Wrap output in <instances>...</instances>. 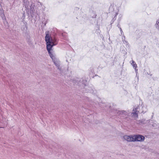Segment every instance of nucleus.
Returning a JSON list of instances; mask_svg holds the SVG:
<instances>
[{
  "mask_svg": "<svg viewBox=\"0 0 159 159\" xmlns=\"http://www.w3.org/2000/svg\"><path fill=\"white\" fill-rule=\"evenodd\" d=\"M57 68L60 71H61V67L60 66V63L59 64L57 65L56 66Z\"/></svg>",
  "mask_w": 159,
  "mask_h": 159,
  "instance_id": "nucleus-12",
  "label": "nucleus"
},
{
  "mask_svg": "<svg viewBox=\"0 0 159 159\" xmlns=\"http://www.w3.org/2000/svg\"><path fill=\"white\" fill-rule=\"evenodd\" d=\"M122 40L123 42V43L125 41H126V40H125V39H123V38H122Z\"/></svg>",
  "mask_w": 159,
  "mask_h": 159,
  "instance_id": "nucleus-16",
  "label": "nucleus"
},
{
  "mask_svg": "<svg viewBox=\"0 0 159 159\" xmlns=\"http://www.w3.org/2000/svg\"><path fill=\"white\" fill-rule=\"evenodd\" d=\"M0 14L3 20L5 21L6 20V19L5 16L4 11L1 10H0Z\"/></svg>",
  "mask_w": 159,
  "mask_h": 159,
  "instance_id": "nucleus-6",
  "label": "nucleus"
},
{
  "mask_svg": "<svg viewBox=\"0 0 159 159\" xmlns=\"http://www.w3.org/2000/svg\"><path fill=\"white\" fill-rule=\"evenodd\" d=\"M139 107H137L136 108H134L133 110V112L132 113H129V111H119L118 112V113L120 115H121L124 116H131L132 117L134 118H137L138 117V113L139 111H137Z\"/></svg>",
  "mask_w": 159,
  "mask_h": 159,
  "instance_id": "nucleus-2",
  "label": "nucleus"
},
{
  "mask_svg": "<svg viewBox=\"0 0 159 159\" xmlns=\"http://www.w3.org/2000/svg\"><path fill=\"white\" fill-rule=\"evenodd\" d=\"M45 41L47 43V48L49 55L51 58L52 61L57 58L55 57V54L51 52L52 48L57 44V39L54 37H52L50 36L48 32L46 34L45 36Z\"/></svg>",
  "mask_w": 159,
  "mask_h": 159,
  "instance_id": "nucleus-1",
  "label": "nucleus"
},
{
  "mask_svg": "<svg viewBox=\"0 0 159 159\" xmlns=\"http://www.w3.org/2000/svg\"><path fill=\"white\" fill-rule=\"evenodd\" d=\"M117 26L118 27H119V29H120V27L119 25V24H118V25H117Z\"/></svg>",
  "mask_w": 159,
  "mask_h": 159,
  "instance_id": "nucleus-18",
  "label": "nucleus"
},
{
  "mask_svg": "<svg viewBox=\"0 0 159 159\" xmlns=\"http://www.w3.org/2000/svg\"><path fill=\"white\" fill-rule=\"evenodd\" d=\"M120 31L121 35H123V34H124L123 32V31H122V30L121 29V28H120Z\"/></svg>",
  "mask_w": 159,
  "mask_h": 159,
  "instance_id": "nucleus-15",
  "label": "nucleus"
},
{
  "mask_svg": "<svg viewBox=\"0 0 159 159\" xmlns=\"http://www.w3.org/2000/svg\"><path fill=\"white\" fill-rule=\"evenodd\" d=\"M117 14H118V13H116V15Z\"/></svg>",
  "mask_w": 159,
  "mask_h": 159,
  "instance_id": "nucleus-19",
  "label": "nucleus"
},
{
  "mask_svg": "<svg viewBox=\"0 0 159 159\" xmlns=\"http://www.w3.org/2000/svg\"><path fill=\"white\" fill-rule=\"evenodd\" d=\"M124 140L129 142H134V135H125L123 136Z\"/></svg>",
  "mask_w": 159,
  "mask_h": 159,
  "instance_id": "nucleus-4",
  "label": "nucleus"
},
{
  "mask_svg": "<svg viewBox=\"0 0 159 159\" xmlns=\"http://www.w3.org/2000/svg\"><path fill=\"white\" fill-rule=\"evenodd\" d=\"M152 126L155 128H159V125L156 124V123H154L152 125Z\"/></svg>",
  "mask_w": 159,
  "mask_h": 159,
  "instance_id": "nucleus-10",
  "label": "nucleus"
},
{
  "mask_svg": "<svg viewBox=\"0 0 159 159\" xmlns=\"http://www.w3.org/2000/svg\"><path fill=\"white\" fill-rule=\"evenodd\" d=\"M147 109L146 107L145 106H143L141 107V113H144L147 111Z\"/></svg>",
  "mask_w": 159,
  "mask_h": 159,
  "instance_id": "nucleus-8",
  "label": "nucleus"
},
{
  "mask_svg": "<svg viewBox=\"0 0 159 159\" xmlns=\"http://www.w3.org/2000/svg\"><path fill=\"white\" fill-rule=\"evenodd\" d=\"M123 43L126 44L127 47H129V44L128 42L127 41H126L124 42Z\"/></svg>",
  "mask_w": 159,
  "mask_h": 159,
  "instance_id": "nucleus-13",
  "label": "nucleus"
},
{
  "mask_svg": "<svg viewBox=\"0 0 159 159\" xmlns=\"http://www.w3.org/2000/svg\"><path fill=\"white\" fill-rule=\"evenodd\" d=\"M54 63L55 65L56 66L57 65L59 64L60 63V62L59 60L57 58L52 61Z\"/></svg>",
  "mask_w": 159,
  "mask_h": 159,
  "instance_id": "nucleus-9",
  "label": "nucleus"
},
{
  "mask_svg": "<svg viewBox=\"0 0 159 159\" xmlns=\"http://www.w3.org/2000/svg\"><path fill=\"white\" fill-rule=\"evenodd\" d=\"M130 62L131 63V65L133 66V68L135 69V71H137L138 70H137L136 69V68L137 67V65L136 64L135 62L133 60H132V61H130Z\"/></svg>",
  "mask_w": 159,
  "mask_h": 159,
  "instance_id": "nucleus-5",
  "label": "nucleus"
},
{
  "mask_svg": "<svg viewBox=\"0 0 159 159\" xmlns=\"http://www.w3.org/2000/svg\"><path fill=\"white\" fill-rule=\"evenodd\" d=\"M134 142H143L144 141L145 139L144 137L140 134L134 135Z\"/></svg>",
  "mask_w": 159,
  "mask_h": 159,
  "instance_id": "nucleus-3",
  "label": "nucleus"
},
{
  "mask_svg": "<svg viewBox=\"0 0 159 159\" xmlns=\"http://www.w3.org/2000/svg\"><path fill=\"white\" fill-rule=\"evenodd\" d=\"M154 26L156 29L158 30L159 31V18L156 20Z\"/></svg>",
  "mask_w": 159,
  "mask_h": 159,
  "instance_id": "nucleus-7",
  "label": "nucleus"
},
{
  "mask_svg": "<svg viewBox=\"0 0 159 159\" xmlns=\"http://www.w3.org/2000/svg\"><path fill=\"white\" fill-rule=\"evenodd\" d=\"M86 82V81L85 80H82V83L83 84L84 86L85 85Z\"/></svg>",
  "mask_w": 159,
  "mask_h": 159,
  "instance_id": "nucleus-14",
  "label": "nucleus"
},
{
  "mask_svg": "<svg viewBox=\"0 0 159 159\" xmlns=\"http://www.w3.org/2000/svg\"><path fill=\"white\" fill-rule=\"evenodd\" d=\"M122 38H123V39H125V36L123 34Z\"/></svg>",
  "mask_w": 159,
  "mask_h": 159,
  "instance_id": "nucleus-17",
  "label": "nucleus"
},
{
  "mask_svg": "<svg viewBox=\"0 0 159 159\" xmlns=\"http://www.w3.org/2000/svg\"><path fill=\"white\" fill-rule=\"evenodd\" d=\"M57 68L60 71H61V67L60 66V63L59 64L57 65L56 66Z\"/></svg>",
  "mask_w": 159,
  "mask_h": 159,
  "instance_id": "nucleus-11",
  "label": "nucleus"
}]
</instances>
